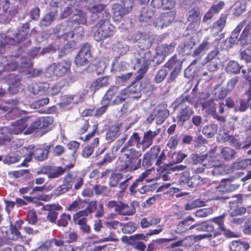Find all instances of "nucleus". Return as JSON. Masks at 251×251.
<instances>
[{
	"label": "nucleus",
	"mask_w": 251,
	"mask_h": 251,
	"mask_svg": "<svg viewBox=\"0 0 251 251\" xmlns=\"http://www.w3.org/2000/svg\"><path fill=\"white\" fill-rule=\"evenodd\" d=\"M194 90V89L189 94L185 92L173 102L174 108H179L176 117L178 122H180L182 126L194 113L193 108L187 104L195 105L197 103V97Z\"/></svg>",
	"instance_id": "3"
},
{
	"label": "nucleus",
	"mask_w": 251,
	"mask_h": 251,
	"mask_svg": "<svg viewBox=\"0 0 251 251\" xmlns=\"http://www.w3.org/2000/svg\"><path fill=\"white\" fill-rule=\"evenodd\" d=\"M124 153L123 159L125 160H129L131 159H138L142 155L140 151H137L135 148H126Z\"/></svg>",
	"instance_id": "44"
},
{
	"label": "nucleus",
	"mask_w": 251,
	"mask_h": 251,
	"mask_svg": "<svg viewBox=\"0 0 251 251\" xmlns=\"http://www.w3.org/2000/svg\"><path fill=\"white\" fill-rule=\"evenodd\" d=\"M232 173L230 166L223 164L222 162L220 165L215 167L211 171V174L214 176H224Z\"/></svg>",
	"instance_id": "42"
},
{
	"label": "nucleus",
	"mask_w": 251,
	"mask_h": 251,
	"mask_svg": "<svg viewBox=\"0 0 251 251\" xmlns=\"http://www.w3.org/2000/svg\"><path fill=\"white\" fill-rule=\"evenodd\" d=\"M132 75V72L121 74L120 75L116 76L115 83L119 85H123L131 78Z\"/></svg>",
	"instance_id": "62"
},
{
	"label": "nucleus",
	"mask_w": 251,
	"mask_h": 251,
	"mask_svg": "<svg viewBox=\"0 0 251 251\" xmlns=\"http://www.w3.org/2000/svg\"><path fill=\"white\" fill-rule=\"evenodd\" d=\"M237 26L240 27L241 30L245 26L242 32V36L245 35V33L250 32L251 30V13Z\"/></svg>",
	"instance_id": "60"
},
{
	"label": "nucleus",
	"mask_w": 251,
	"mask_h": 251,
	"mask_svg": "<svg viewBox=\"0 0 251 251\" xmlns=\"http://www.w3.org/2000/svg\"><path fill=\"white\" fill-rule=\"evenodd\" d=\"M251 165V159H238L230 166L232 173L235 170H244L248 166Z\"/></svg>",
	"instance_id": "36"
},
{
	"label": "nucleus",
	"mask_w": 251,
	"mask_h": 251,
	"mask_svg": "<svg viewBox=\"0 0 251 251\" xmlns=\"http://www.w3.org/2000/svg\"><path fill=\"white\" fill-rule=\"evenodd\" d=\"M113 50L120 55H123L128 51L129 47L123 42H118L114 45Z\"/></svg>",
	"instance_id": "52"
},
{
	"label": "nucleus",
	"mask_w": 251,
	"mask_h": 251,
	"mask_svg": "<svg viewBox=\"0 0 251 251\" xmlns=\"http://www.w3.org/2000/svg\"><path fill=\"white\" fill-rule=\"evenodd\" d=\"M208 38H205L203 41L200 44V45L195 50H194L192 54L193 57H196L200 55L202 52H203L209 49L210 43L208 42Z\"/></svg>",
	"instance_id": "48"
},
{
	"label": "nucleus",
	"mask_w": 251,
	"mask_h": 251,
	"mask_svg": "<svg viewBox=\"0 0 251 251\" xmlns=\"http://www.w3.org/2000/svg\"><path fill=\"white\" fill-rule=\"evenodd\" d=\"M195 44V39L193 37L186 39L179 45L178 50L179 53L183 55H188L191 53V50Z\"/></svg>",
	"instance_id": "20"
},
{
	"label": "nucleus",
	"mask_w": 251,
	"mask_h": 251,
	"mask_svg": "<svg viewBox=\"0 0 251 251\" xmlns=\"http://www.w3.org/2000/svg\"><path fill=\"white\" fill-rule=\"evenodd\" d=\"M205 204V201L200 199H197L187 203L185 206V209L186 210H191L197 207L203 206Z\"/></svg>",
	"instance_id": "63"
},
{
	"label": "nucleus",
	"mask_w": 251,
	"mask_h": 251,
	"mask_svg": "<svg viewBox=\"0 0 251 251\" xmlns=\"http://www.w3.org/2000/svg\"><path fill=\"white\" fill-rule=\"evenodd\" d=\"M77 8L74 5L70 4L64 8L61 14V18L65 19L70 17V18L75 14Z\"/></svg>",
	"instance_id": "59"
},
{
	"label": "nucleus",
	"mask_w": 251,
	"mask_h": 251,
	"mask_svg": "<svg viewBox=\"0 0 251 251\" xmlns=\"http://www.w3.org/2000/svg\"><path fill=\"white\" fill-rule=\"evenodd\" d=\"M168 75V72L167 69L165 68H161L157 71L153 80L156 83H161L167 78Z\"/></svg>",
	"instance_id": "61"
},
{
	"label": "nucleus",
	"mask_w": 251,
	"mask_h": 251,
	"mask_svg": "<svg viewBox=\"0 0 251 251\" xmlns=\"http://www.w3.org/2000/svg\"><path fill=\"white\" fill-rule=\"evenodd\" d=\"M195 219L189 216L180 222L176 226V228L180 232H183L186 230L196 229V224H193Z\"/></svg>",
	"instance_id": "21"
},
{
	"label": "nucleus",
	"mask_w": 251,
	"mask_h": 251,
	"mask_svg": "<svg viewBox=\"0 0 251 251\" xmlns=\"http://www.w3.org/2000/svg\"><path fill=\"white\" fill-rule=\"evenodd\" d=\"M151 5L154 8L171 9L175 5L174 0H152Z\"/></svg>",
	"instance_id": "28"
},
{
	"label": "nucleus",
	"mask_w": 251,
	"mask_h": 251,
	"mask_svg": "<svg viewBox=\"0 0 251 251\" xmlns=\"http://www.w3.org/2000/svg\"><path fill=\"white\" fill-rule=\"evenodd\" d=\"M227 18V15L222 14L219 19L213 24L212 31L214 36L218 35L219 32H221L224 29Z\"/></svg>",
	"instance_id": "35"
},
{
	"label": "nucleus",
	"mask_w": 251,
	"mask_h": 251,
	"mask_svg": "<svg viewBox=\"0 0 251 251\" xmlns=\"http://www.w3.org/2000/svg\"><path fill=\"white\" fill-rule=\"evenodd\" d=\"M28 119L22 118L13 123V126L15 127L13 130L7 127H0V146L10 142L11 134H18L23 132L28 126L27 121Z\"/></svg>",
	"instance_id": "5"
},
{
	"label": "nucleus",
	"mask_w": 251,
	"mask_h": 251,
	"mask_svg": "<svg viewBox=\"0 0 251 251\" xmlns=\"http://www.w3.org/2000/svg\"><path fill=\"white\" fill-rule=\"evenodd\" d=\"M25 111L22 110L19 108L15 107L7 113L5 116L8 120H12L20 117Z\"/></svg>",
	"instance_id": "56"
},
{
	"label": "nucleus",
	"mask_w": 251,
	"mask_h": 251,
	"mask_svg": "<svg viewBox=\"0 0 251 251\" xmlns=\"http://www.w3.org/2000/svg\"><path fill=\"white\" fill-rule=\"evenodd\" d=\"M141 158L131 159L125 160V165L122 167V170H127L130 171H134L141 168Z\"/></svg>",
	"instance_id": "33"
},
{
	"label": "nucleus",
	"mask_w": 251,
	"mask_h": 251,
	"mask_svg": "<svg viewBox=\"0 0 251 251\" xmlns=\"http://www.w3.org/2000/svg\"><path fill=\"white\" fill-rule=\"evenodd\" d=\"M75 172H69L64 178L63 180V184L67 188L71 190L73 187V183L75 181Z\"/></svg>",
	"instance_id": "53"
},
{
	"label": "nucleus",
	"mask_w": 251,
	"mask_h": 251,
	"mask_svg": "<svg viewBox=\"0 0 251 251\" xmlns=\"http://www.w3.org/2000/svg\"><path fill=\"white\" fill-rule=\"evenodd\" d=\"M52 147V145H50L46 146L43 148L36 149L33 152L29 153L28 161H30L32 157L39 161L45 160L48 158L50 151Z\"/></svg>",
	"instance_id": "15"
},
{
	"label": "nucleus",
	"mask_w": 251,
	"mask_h": 251,
	"mask_svg": "<svg viewBox=\"0 0 251 251\" xmlns=\"http://www.w3.org/2000/svg\"><path fill=\"white\" fill-rule=\"evenodd\" d=\"M30 21H28L19 26L13 35H10V32L7 35L0 34V54L4 53L9 48V45L20 43L28 38L30 36Z\"/></svg>",
	"instance_id": "4"
},
{
	"label": "nucleus",
	"mask_w": 251,
	"mask_h": 251,
	"mask_svg": "<svg viewBox=\"0 0 251 251\" xmlns=\"http://www.w3.org/2000/svg\"><path fill=\"white\" fill-rule=\"evenodd\" d=\"M128 64L125 61L119 62L117 58H115L111 64V72L115 74L117 72H122L126 70Z\"/></svg>",
	"instance_id": "40"
},
{
	"label": "nucleus",
	"mask_w": 251,
	"mask_h": 251,
	"mask_svg": "<svg viewBox=\"0 0 251 251\" xmlns=\"http://www.w3.org/2000/svg\"><path fill=\"white\" fill-rule=\"evenodd\" d=\"M223 183L221 181L218 185L215 187V190L213 193V200H221L229 199V197L225 196L227 192L226 190H225V187Z\"/></svg>",
	"instance_id": "32"
},
{
	"label": "nucleus",
	"mask_w": 251,
	"mask_h": 251,
	"mask_svg": "<svg viewBox=\"0 0 251 251\" xmlns=\"http://www.w3.org/2000/svg\"><path fill=\"white\" fill-rule=\"evenodd\" d=\"M9 89V91L13 93H16L23 89L21 78L19 76H17L14 79L11 80Z\"/></svg>",
	"instance_id": "49"
},
{
	"label": "nucleus",
	"mask_w": 251,
	"mask_h": 251,
	"mask_svg": "<svg viewBox=\"0 0 251 251\" xmlns=\"http://www.w3.org/2000/svg\"><path fill=\"white\" fill-rule=\"evenodd\" d=\"M218 126L215 124L207 125L202 129V133L208 138H210L215 136L217 133Z\"/></svg>",
	"instance_id": "43"
},
{
	"label": "nucleus",
	"mask_w": 251,
	"mask_h": 251,
	"mask_svg": "<svg viewBox=\"0 0 251 251\" xmlns=\"http://www.w3.org/2000/svg\"><path fill=\"white\" fill-rule=\"evenodd\" d=\"M160 149L159 148L152 147L150 151L145 153L143 155L141 167L144 169H148L151 167L153 162L157 158Z\"/></svg>",
	"instance_id": "14"
},
{
	"label": "nucleus",
	"mask_w": 251,
	"mask_h": 251,
	"mask_svg": "<svg viewBox=\"0 0 251 251\" xmlns=\"http://www.w3.org/2000/svg\"><path fill=\"white\" fill-rule=\"evenodd\" d=\"M188 21L193 26L198 25L201 21L200 12L199 8H194L188 12Z\"/></svg>",
	"instance_id": "34"
},
{
	"label": "nucleus",
	"mask_w": 251,
	"mask_h": 251,
	"mask_svg": "<svg viewBox=\"0 0 251 251\" xmlns=\"http://www.w3.org/2000/svg\"><path fill=\"white\" fill-rule=\"evenodd\" d=\"M25 47L21 46L18 48L19 53L13 54L11 57L10 59L8 60V62L6 64H1L0 67V75L3 72H9L15 71L19 66L18 58L21 55L22 52L24 51Z\"/></svg>",
	"instance_id": "11"
},
{
	"label": "nucleus",
	"mask_w": 251,
	"mask_h": 251,
	"mask_svg": "<svg viewBox=\"0 0 251 251\" xmlns=\"http://www.w3.org/2000/svg\"><path fill=\"white\" fill-rule=\"evenodd\" d=\"M127 92L124 89L121 90L116 96L115 99L111 101L110 105H119L125 101L128 98Z\"/></svg>",
	"instance_id": "46"
},
{
	"label": "nucleus",
	"mask_w": 251,
	"mask_h": 251,
	"mask_svg": "<svg viewBox=\"0 0 251 251\" xmlns=\"http://www.w3.org/2000/svg\"><path fill=\"white\" fill-rule=\"evenodd\" d=\"M156 117V124H162L169 115V111L166 108L158 106L153 110Z\"/></svg>",
	"instance_id": "23"
},
{
	"label": "nucleus",
	"mask_w": 251,
	"mask_h": 251,
	"mask_svg": "<svg viewBox=\"0 0 251 251\" xmlns=\"http://www.w3.org/2000/svg\"><path fill=\"white\" fill-rule=\"evenodd\" d=\"M242 67L237 61L230 60L227 63L225 70L228 74L236 75L240 73Z\"/></svg>",
	"instance_id": "38"
},
{
	"label": "nucleus",
	"mask_w": 251,
	"mask_h": 251,
	"mask_svg": "<svg viewBox=\"0 0 251 251\" xmlns=\"http://www.w3.org/2000/svg\"><path fill=\"white\" fill-rule=\"evenodd\" d=\"M152 13L149 11L148 6H144L141 8L138 17V21L144 25H150L152 22Z\"/></svg>",
	"instance_id": "26"
},
{
	"label": "nucleus",
	"mask_w": 251,
	"mask_h": 251,
	"mask_svg": "<svg viewBox=\"0 0 251 251\" xmlns=\"http://www.w3.org/2000/svg\"><path fill=\"white\" fill-rule=\"evenodd\" d=\"M132 7V0H122L120 3L113 4L112 6V11L114 21L121 20L131 10Z\"/></svg>",
	"instance_id": "6"
},
{
	"label": "nucleus",
	"mask_w": 251,
	"mask_h": 251,
	"mask_svg": "<svg viewBox=\"0 0 251 251\" xmlns=\"http://www.w3.org/2000/svg\"><path fill=\"white\" fill-rule=\"evenodd\" d=\"M202 108L206 112L211 115L212 117L218 122L225 123L226 121V117L220 116L218 114L216 110L215 104L212 98H208L201 103Z\"/></svg>",
	"instance_id": "10"
},
{
	"label": "nucleus",
	"mask_w": 251,
	"mask_h": 251,
	"mask_svg": "<svg viewBox=\"0 0 251 251\" xmlns=\"http://www.w3.org/2000/svg\"><path fill=\"white\" fill-rule=\"evenodd\" d=\"M160 131L161 129L158 128L154 131L149 130L144 132L143 138L142 140V143L143 144L142 149L143 151L151 145L153 139L159 134Z\"/></svg>",
	"instance_id": "19"
},
{
	"label": "nucleus",
	"mask_w": 251,
	"mask_h": 251,
	"mask_svg": "<svg viewBox=\"0 0 251 251\" xmlns=\"http://www.w3.org/2000/svg\"><path fill=\"white\" fill-rule=\"evenodd\" d=\"M175 17L176 13L173 11L163 13L154 22V26L157 29H161L164 27H167L174 22Z\"/></svg>",
	"instance_id": "13"
},
{
	"label": "nucleus",
	"mask_w": 251,
	"mask_h": 251,
	"mask_svg": "<svg viewBox=\"0 0 251 251\" xmlns=\"http://www.w3.org/2000/svg\"><path fill=\"white\" fill-rule=\"evenodd\" d=\"M243 175V172H239L231 175L228 178H224L221 180V181L223 183L225 190H226L227 193L233 192L239 187L240 184L234 183L233 181L235 179L241 177Z\"/></svg>",
	"instance_id": "16"
},
{
	"label": "nucleus",
	"mask_w": 251,
	"mask_h": 251,
	"mask_svg": "<svg viewBox=\"0 0 251 251\" xmlns=\"http://www.w3.org/2000/svg\"><path fill=\"white\" fill-rule=\"evenodd\" d=\"M182 63L183 61L178 58L176 54H175L164 64V67L170 70L182 69Z\"/></svg>",
	"instance_id": "31"
},
{
	"label": "nucleus",
	"mask_w": 251,
	"mask_h": 251,
	"mask_svg": "<svg viewBox=\"0 0 251 251\" xmlns=\"http://www.w3.org/2000/svg\"><path fill=\"white\" fill-rule=\"evenodd\" d=\"M202 181L203 179L201 177L197 175L190 176V173L188 171L182 172L179 179L180 185L190 188L197 186Z\"/></svg>",
	"instance_id": "9"
},
{
	"label": "nucleus",
	"mask_w": 251,
	"mask_h": 251,
	"mask_svg": "<svg viewBox=\"0 0 251 251\" xmlns=\"http://www.w3.org/2000/svg\"><path fill=\"white\" fill-rule=\"evenodd\" d=\"M92 48L91 44L88 42L82 44L74 61L77 66H86L91 62L92 57Z\"/></svg>",
	"instance_id": "7"
},
{
	"label": "nucleus",
	"mask_w": 251,
	"mask_h": 251,
	"mask_svg": "<svg viewBox=\"0 0 251 251\" xmlns=\"http://www.w3.org/2000/svg\"><path fill=\"white\" fill-rule=\"evenodd\" d=\"M71 62L69 60H62L56 64L50 66V69H52L53 74L56 76H62L66 74L70 69Z\"/></svg>",
	"instance_id": "17"
},
{
	"label": "nucleus",
	"mask_w": 251,
	"mask_h": 251,
	"mask_svg": "<svg viewBox=\"0 0 251 251\" xmlns=\"http://www.w3.org/2000/svg\"><path fill=\"white\" fill-rule=\"evenodd\" d=\"M141 34L136 35L135 41H137V47L139 49L137 53L131 62L134 64V70L139 68V72L141 74L147 72L150 65V60L151 59V52L149 50L152 45V40L149 37H141Z\"/></svg>",
	"instance_id": "2"
},
{
	"label": "nucleus",
	"mask_w": 251,
	"mask_h": 251,
	"mask_svg": "<svg viewBox=\"0 0 251 251\" xmlns=\"http://www.w3.org/2000/svg\"><path fill=\"white\" fill-rule=\"evenodd\" d=\"M221 153L223 157L226 161H229L235 157L236 152L229 147H225L221 150Z\"/></svg>",
	"instance_id": "54"
},
{
	"label": "nucleus",
	"mask_w": 251,
	"mask_h": 251,
	"mask_svg": "<svg viewBox=\"0 0 251 251\" xmlns=\"http://www.w3.org/2000/svg\"><path fill=\"white\" fill-rule=\"evenodd\" d=\"M221 162L218 156L205 154L203 165L207 168H214L220 165Z\"/></svg>",
	"instance_id": "39"
},
{
	"label": "nucleus",
	"mask_w": 251,
	"mask_h": 251,
	"mask_svg": "<svg viewBox=\"0 0 251 251\" xmlns=\"http://www.w3.org/2000/svg\"><path fill=\"white\" fill-rule=\"evenodd\" d=\"M71 22L77 25H86L87 23V16L85 12L77 8L75 14L71 18Z\"/></svg>",
	"instance_id": "22"
},
{
	"label": "nucleus",
	"mask_w": 251,
	"mask_h": 251,
	"mask_svg": "<svg viewBox=\"0 0 251 251\" xmlns=\"http://www.w3.org/2000/svg\"><path fill=\"white\" fill-rule=\"evenodd\" d=\"M90 13L89 24L98 22L96 26L98 28L95 32L94 39L100 42L101 45L103 41L113 36L115 27L109 21L110 14L105 9L103 3L94 4L88 7Z\"/></svg>",
	"instance_id": "1"
},
{
	"label": "nucleus",
	"mask_w": 251,
	"mask_h": 251,
	"mask_svg": "<svg viewBox=\"0 0 251 251\" xmlns=\"http://www.w3.org/2000/svg\"><path fill=\"white\" fill-rule=\"evenodd\" d=\"M229 248L230 251H247L250 248V244L244 240H234L229 243Z\"/></svg>",
	"instance_id": "25"
},
{
	"label": "nucleus",
	"mask_w": 251,
	"mask_h": 251,
	"mask_svg": "<svg viewBox=\"0 0 251 251\" xmlns=\"http://www.w3.org/2000/svg\"><path fill=\"white\" fill-rule=\"evenodd\" d=\"M196 230L198 231L206 232L207 233H213L214 232L215 226L213 223L211 221H205L201 223H198L196 224Z\"/></svg>",
	"instance_id": "29"
},
{
	"label": "nucleus",
	"mask_w": 251,
	"mask_h": 251,
	"mask_svg": "<svg viewBox=\"0 0 251 251\" xmlns=\"http://www.w3.org/2000/svg\"><path fill=\"white\" fill-rule=\"evenodd\" d=\"M246 213V209L238 205L230 208L229 215L230 217H241Z\"/></svg>",
	"instance_id": "58"
},
{
	"label": "nucleus",
	"mask_w": 251,
	"mask_h": 251,
	"mask_svg": "<svg viewBox=\"0 0 251 251\" xmlns=\"http://www.w3.org/2000/svg\"><path fill=\"white\" fill-rule=\"evenodd\" d=\"M135 145L137 148H140L141 146L143 147L142 140H141V137L139 136V135L137 132H134L132 134V135L129 137L127 142L122 148L121 151L125 152V150L126 149V148L134 146Z\"/></svg>",
	"instance_id": "24"
},
{
	"label": "nucleus",
	"mask_w": 251,
	"mask_h": 251,
	"mask_svg": "<svg viewBox=\"0 0 251 251\" xmlns=\"http://www.w3.org/2000/svg\"><path fill=\"white\" fill-rule=\"evenodd\" d=\"M167 159V156L165 155L164 151H162L161 154L155 159V165L158 166V168L157 169L158 171H167L166 166H169L170 163H164V161Z\"/></svg>",
	"instance_id": "45"
},
{
	"label": "nucleus",
	"mask_w": 251,
	"mask_h": 251,
	"mask_svg": "<svg viewBox=\"0 0 251 251\" xmlns=\"http://www.w3.org/2000/svg\"><path fill=\"white\" fill-rule=\"evenodd\" d=\"M129 208V206L127 204H125L122 202H118L116 208H115V211H116L119 215H133L136 212L135 207L131 205V209L128 211H125L126 209Z\"/></svg>",
	"instance_id": "30"
},
{
	"label": "nucleus",
	"mask_w": 251,
	"mask_h": 251,
	"mask_svg": "<svg viewBox=\"0 0 251 251\" xmlns=\"http://www.w3.org/2000/svg\"><path fill=\"white\" fill-rule=\"evenodd\" d=\"M175 46L176 44L174 43H171L170 44H163L157 48L156 53L166 57L174 51Z\"/></svg>",
	"instance_id": "41"
},
{
	"label": "nucleus",
	"mask_w": 251,
	"mask_h": 251,
	"mask_svg": "<svg viewBox=\"0 0 251 251\" xmlns=\"http://www.w3.org/2000/svg\"><path fill=\"white\" fill-rule=\"evenodd\" d=\"M50 84L47 82H38L28 86L27 91L33 95H42L49 89Z\"/></svg>",
	"instance_id": "18"
},
{
	"label": "nucleus",
	"mask_w": 251,
	"mask_h": 251,
	"mask_svg": "<svg viewBox=\"0 0 251 251\" xmlns=\"http://www.w3.org/2000/svg\"><path fill=\"white\" fill-rule=\"evenodd\" d=\"M120 225L123 226L122 231L125 234H131L134 232L136 229L135 224L133 222L126 224L120 223Z\"/></svg>",
	"instance_id": "64"
},
{
	"label": "nucleus",
	"mask_w": 251,
	"mask_h": 251,
	"mask_svg": "<svg viewBox=\"0 0 251 251\" xmlns=\"http://www.w3.org/2000/svg\"><path fill=\"white\" fill-rule=\"evenodd\" d=\"M118 91V87L116 86H112L110 88H109L107 91L105 95L104 96L102 100L108 103L109 104H111V100L113 98V97L117 94Z\"/></svg>",
	"instance_id": "51"
},
{
	"label": "nucleus",
	"mask_w": 251,
	"mask_h": 251,
	"mask_svg": "<svg viewBox=\"0 0 251 251\" xmlns=\"http://www.w3.org/2000/svg\"><path fill=\"white\" fill-rule=\"evenodd\" d=\"M127 177L123 173H113L109 179V184L111 187H115L118 186L121 179Z\"/></svg>",
	"instance_id": "47"
},
{
	"label": "nucleus",
	"mask_w": 251,
	"mask_h": 251,
	"mask_svg": "<svg viewBox=\"0 0 251 251\" xmlns=\"http://www.w3.org/2000/svg\"><path fill=\"white\" fill-rule=\"evenodd\" d=\"M240 56L241 59L246 62L248 68V70H251V47L241 51Z\"/></svg>",
	"instance_id": "50"
},
{
	"label": "nucleus",
	"mask_w": 251,
	"mask_h": 251,
	"mask_svg": "<svg viewBox=\"0 0 251 251\" xmlns=\"http://www.w3.org/2000/svg\"><path fill=\"white\" fill-rule=\"evenodd\" d=\"M58 4L59 2L54 1L50 11L42 18L39 22L40 27H47L55 21L58 16Z\"/></svg>",
	"instance_id": "12"
},
{
	"label": "nucleus",
	"mask_w": 251,
	"mask_h": 251,
	"mask_svg": "<svg viewBox=\"0 0 251 251\" xmlns=\"http://www.w3.org/2000/svg\"><path fill=\"white\" fill-rule=\"evenodd\" d=\"M59 48L60 45L57 43V42L52 43L49 45L48 46L42 49L40 54L42 55H45L47 54L54 53L59 50Z\"/></svg>",
	"instance_id": "55"
},
{
	"label": "nucleus",
	"mask_w": 251,
	"mask_h": 251,
	"mask_svg": "<svg viewBox=\"0 0 251 251\" xmlns=\"http://www.w3.org/2000/svg\"><path fill=\"white\" fill-rule=\"evenodd\" d=\"M241 29H240V27L238 26L233 30L232 32L230 37L228 39V42L229 45H227V47L229 48H231L233 45L237 43V42H240L239 38H238L239 34L241 31Z\"/></svg>",
	"instance_id": "57"
},
{
	"label": "nucleus",
	"mask_w": 251,
	"mask_h": 251,
	"mask_svg": "<svg viewBox=\"0 0 251 251\" xmlns=\"http://www.w3.org/2000/svg\"><path fill=\"white\" fill-rule=\"evenodd\" d=\"M121 125V124H116L109 127L105 136L106 140L113 141L120 135Z\"/></svg>",
	"instance_id": "27"
},
{
	"label": "nucleus",
	"mask_w": 251,
	"mask_h": 251,
	"mask_svg": "<svg viewBox=\"0 0 251 251\" xmlns=\"http://www.w3.org/2000/svg\"><path fill=\"white\" fill-rule=\"evenodd\" d=\"M137 69L138 75L131 83L128 85L126 88L124 89V90H126L127 91V95H128V97L133 95V96L131 97L133 99H139L141 97L142 94L141 93L140 86L137 88V86L138 82L144 77L146 73V72H145L143 74H141V73L139 72V68Z\"/></svg>",
	"instance_id": "8"
},
{
	"label": "nucleus",
	"mask_w": 251,
	"mask_h": 251,
	"mask_svg": "<svg viewBox=\"0 0 251 251\" xmlns=\"http://www.w3.org/2000/svg\"><path fill=\"white\" fill-rule=\"evenodd\" d=\"M49 211L47 219L51 223H55L58 215V210L62 209V207L58 204H52L48 206Z\"/></svg>",
	"instance_id": "37"
}]
</instances>
